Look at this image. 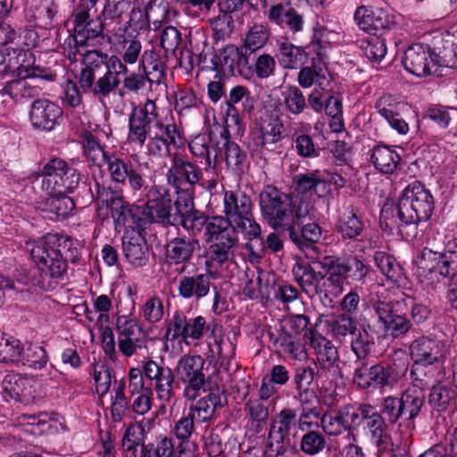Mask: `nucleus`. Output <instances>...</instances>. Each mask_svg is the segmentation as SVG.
Wrapping results in <instances>:
<instances>
[{"label": "nucleus", "instance_id": "obj_54", "mask_svg": "<svg viewBox=\"0 0 457 457\" xmlns=\"http://www.w3.org/2000/svg\"><path fill=\"white\" fill-rule=\"evenodd\" d=\"M400 160V155L389 145L379 144L371 150L370 162L383 174H392Z\"/></svg>", "mask_w": 457, "mask_h": 457}, {"label": "nucleus", "instance_id": "obj_49", "mask_svg": "<svg viewBox=\"0 0 457 457\" xmlns=\"http://www.w3.org/2000/svg\"><path fill=\"white\" fill-rule=\"evenodd\" d=\"M378 112L386 120L392 129L399 134L405 135L409 131L408 123L398 112L399 104L391 96H381L375 104Z\"/></svg>", "mask_w": 457, "mask_h": 457}, {"label": "nucleus", "instance_id": "obj_50", "mask_svg": "<svg viewBox=\"0 0 457 457\" xmlns=\"http://www.w3.org/2000/svg\"><path fill=\"white\" fill-rule=\"evenodd\" d=\"M220 142L210 137L198 136L193 139L188 148L191 154L198 158L205 160V165L208 169H214L219 162L218 149Z\"/></svg>", "mask_w": 457, "mask_h": 457}, {"label": "nucleus", "instance_id": "obj_5", "mask_svg": "<svg viewBox=\"0 0 457 457\" xmlns=\"http://www.w3.org/2000/svg\"><path fill=\"white\" fill-rule=\"evenodd\" d=\"M435 209V200L429 189L421 182L413 181L402 192L392 214H396L400 233L407 240L418 235V224L430 219Z\"/></svg>", "mask_w": 457, "mask_h": 457}, {"label": "nucleus", "instance_id": "obj_10", "mask_svg": "<svg viewBox=\"0 0 457 457\" xmlns=\"http://www.w3.org/2000/svg\"><path fill=\"white\" fill-rule=\"evenodd\" d=\"M202 179V169L187 154L175 152L170 155V166L166 172V180L178 197L190 201L195 194V187L200 184Z\"/></svg>", "mask_w": 457, "mask_h": 457}, {"label": "nucleus", "instance_id": "obj_56", "mask_svg": "<svg viewBox=\"0 0 457 457\" xmlns=\"http://www.w3.org/2000/svg\"><path fill=\"white\" fill-rule=\"evenodd\" d=\"M370 330L371 326L369 323H363L352 336L351 349L356 357L355 362H362L369 360L368 357L375 344Z\"/></svg>", "mask_w": 457, "mask_h": 457}, {"label": "nucleus", "instance_id": "obj_23", "mask_svg": "<svg viewBox=\"0 0 457 457\" xmlns=\"http://www.w3.org/2000/svg\"><path fill=\"white\" fill-rule=\"evenodd\" d=\"M388 424L378 413L376 407L372 410L366 420H363L361 430L376 447L378 457L386 453L392 445V436L388 430Z\"/></svg>", "mask_w": 457, "mask_h": 457}, {"label": "nucleus", "instance_id": "obj_51", "mask_svg": "<svg viewBox=\"0 0 457 457\" xmlns=\"http://www.w3.org/2000/svg\"><path fill=\"white\" fill-rule=\"evenodd\" d=\"M457 385H437L431 388L428 404L434 412L441 413L456 404Z\"/></svg>", "mask_w": 457, "mask_h": 457}, {"label": "nucleus", "instance_id": "obj_14", "mask_svg": "<svg viewBox=\"0 0 457 457\" xmlns=\"http://www.w3.org/2000/svg\"><path fill=\"white\" fill-rule=\"evenodd\" d=\"M297 409L284 407L276 415L269 432V447L277 456L293 453L290 434L298 428Z\"/></svg>", "mask_w": 457, "mask_h": 457}, {"label": "nucleus", "instance_id": "obj_37", "mask_svg": "<svg viewBox=\"0 0 457 457\" xmlns=\"http://www.w3.org/2000/svg\"><path fill=\"white\" fill-rule=\"evenodd\" d=\"M365 229L359 210L353 205H349L338 217L335 225V231L343 242L349 240L357 241Z\"/></svg>", "mask_w": 457, "mask_h": 457}, {"label": "nucleus", "instance_id": "obj_52", "mask_svg": "<svg viewBox=\"0 0 457 457\" xmlns=\"http://www.w3.org/2000/svg\"><path fill=\"white\" fill-rule=\"evenodd\" d=\"M224 402H226V398L219 391L210 392L192 405L188 412L196 420V423L207 422L213 416L216 408L222 407Z\"/></svg>", "mask_w": 457, "mask_h": 457}, {"label": "nucleus", "instance_id": "obj_59", "mask_svg": "<svg viewBox=\"0 0 457 457\" xmlns=\"http://www.w3.org/2000/svg\"><path fill=\"white\" fill-rule=\"evenodd\" d=\"M270 33L262 24H254L245 35L244 43L239 46L241 58L261 53L269 40Z\"/></svg>", "mask_w": 457, "mask_h": 457}, {"label": "nucleus", "instance_id": "obj_40", "mask_svg": "<svg viewBox=\"0 0 457 457\" xmlns=\"http://www.w3.org/2000/svg\"><path fill=\"white\" fill-rule=\"evenodd\" d=\"M16 71L19 75L24 76L29 80L33 79H44L48 81H54L56 79V73L49 68H45L36 64L35 55L29 49L14 50Z\"/></svg>", "mask_w": 457, "mask_h": 457}, {"label": "nucleus", "instance_id": "obj_20", "mask_svg": "<svg viewBox=\"0 0 457 457\" xmlns=\"http://www.w3.org/2000/svg\"><path fill=\"white\" fill-rule=\"evenodd\" d=\"M285 126L278 117H270L262 121L257 133L253 135V145L262 156L280 154L285 137Z\"/></svg>", "mask_w": 457, "mask_h": 457}, {"label": "nucleus", "instance_id": "obj_4", "mask_svg": "<svg viewBox=\"0 0 457 457\" xmlns=\"http://www.w3.org/2000/svg\"><path fill=\"white\" fill-rule=\"evenodd\" d=\"M261 214L267 224L275 230L284 231L293 219L314 217L315 208L303 198L292 202L289 195L272 185L264 186L259 194Z\"/></svg>", "mask_w": 457, "mask_h": 457}, {"label": "nucleus", "instance_id": "obj_36", "mask_svg": "<svg viewBox=\"0 0 457 457\" xmlns=\"http://www.w3.org/2000/svg\"><path fill=\"white\" fill-rule=\"evenodd\" d=\"M418 264L424 270L437 272L441 277L452 278L454 282L457 260H453L450 256L440 255L437 252L425 247L419 256Z\"/></svg>", "mask_w": 457, "mask_h": 457}, {"label": "nucleus", "instance_id": "obj_9", "mask_svg": "<svg viewBox=\"0 0 457 457\" xmlns=\"http://www.w3.org/2000/svg\"><path fill=\"white\" fill-rule=\"evenodd\" d=\"M83 138L85 155L98 167L104 162L107 166L111 180L117 185H124L126 179L133 175V172L142 163L137 160L122 157L121 154L104 151L99 141L91 133H86Z\"/></svg>", "mask_w": 457, "mask_h": 457}, {"label": "nucleus", "instance_id": "obj_29", "mask_svg": "<svg viewBox=\"0 0 457 457\" xmlns=\"http://www.w3.org/2000/svg\"><path fill=\"white\" fill-rule=\"evenodd\" d=\"M62 109L48 99L35 100L30 107L29 120L35 129L51 131L62 117Z\"/></svg>", "mask_w": 457, "mask_h": 457}, {"label": "nucleus", "instance_id": "obj_17", "mask_svg": "<svg viewBox=\"0 0 457 457\" xmlns=\"http://www.w3.org/2000/svg\"><path fill=\"white\" fill-rule=\"evenodd\" d=\"M206 328V320L203 316L187 318L182 311H176L172 317L166 322V341H177L181 339L187 345L191 341H196L203 337Z\"/></svg>", "mask_w": 457, "mask_h": 457}, {"label": "nucleus", "instance_id": "obj_42", "mask_svg": "<svg viewBox=\"0 0 457 457\" xmlns=\"http://www.w3.org/2000/svg\"><path fill=\"white\" fill-rule=\"evenodd\" d=\"M320 55L318 53L317 57H313L308 65L301 66L296 79L299 87L310 88L317 86L324 89L325 82H328V71Z\"/></svg>", "mask_w": 457, "mask_h": 457}, {"label": "nucleus", "instance_id": "obj_48", "mask_svg": "<svg viewBox=\"0 0 457 457\" xmlns=\"http://www.w3.org/2000/svg\"><path fill=\"white\" fill-rule=\"evenodd\" d=\"M104 57L106 58L105 65L107 68L105 69L104 74H103V76L98 79V82H100V85H103L104 87L107 86L109 97L120 84L119 76L128 74L129 69L128 64L124 62L122 56L119 57L114 54L109 55L108 54L104 53Z\"/></svg>", "mask_w": 457, "mask_h": 457}, {"label": "nucleus", "instance_id": "obj_58", "mask_svg": "<svg viewBox=\"0 0 457 457\" xmlns=\"http://www.w3.org/2000/svg\"><path fill=\"white\" fill-rule=\"evenodd\" d=\"M279 62L286 69H297L303 65L308 54L302 46H297L287 40L278 41Z\"/></svg>", "mask_w": 457, "mask_h": 457}, {"label": "nucleus", "instance_id": "obj_31", "mask_svg": "<svg viewBox=\"0 0 457 457\" xmlns=\"http://www.w3.org/2000/svg\"><path fill=\"white\" fill-rule=\"evenodd\" d=\"M212 273L187 274L179 278L178 282L179 295L185 300L200 301L207 296L212 288Z\"/></svg>", "mask_w": 457, "mask_h": 457}, {"label": "nucleus", "instance_id": "obj_60", "mask_svg": "<svg viewBox=\"0 0 457 457\" xmlns=\"http://www.w3.org/2000/svg\"><path fill=\"white\" fill-rule=\"evenodd\" d=\"M89 12L78 8L74 15V34L70 35L63 44L66 51H68L69 48L68 57L70 59H71L72 56L75 59L77 53H79V48L86 46V38L81 35L80 31L84 25L92 21L89 20Z\"/></svg>", "mask_w": 457, "mask_h": 457}, {"label": "nucleus", "instance_id": "obj_21", "mask_svg": "<svg viewBox=\"0 0 457 457\" xmlns=\"http://www.w3.org/2000/svg\"><path fill=\"white\" fill-rule=\"evenodd\" d=\"M180 208L173 219V227H182L189 235L188 237L195 238L203 230L208 231V227L212 223V216L198 211L194 205V196L190 201L181 199Z\"/></svg>", "mask_w": 457, "mask_h": 457}, {"label": "nucleus", "instance_id": "obj_33", "mask_svg": "<svg viewBox=\"0 0 457 457\" xmlns=\"http://www.w3.org/2000/svg\"><path fill=\"white\" fill-rule=\"evenodd\" d=\"M311 347L315 351L320 368L336 376L340 372V360L337 348L321 335H312Z\"/></svg>", "mask_w": 457, "mask_h": 457}, {"label": "nucleus", "instance_id": "obj_26", "mask_svg": "<svg viewBox=\"0 0 457 457\" xmlns=\"http://www.w3.org/2000/svg\"><path fill=\"white\" fill-rule=\"evenodd\" d=\"M307 218L293 219L284 231L288 234L290 240L302 251L314 249L322 237V228L316 222L304 223Z\"/></svg>", "mask_w": 457, "mask_h": 457}, {"label": "nucleus", "instance_id": "obj_2", "mask_svg": "<svg viewBox=\"0 0 457 457\" xmlns=\"http://www.w3.org/2000/svg\"><path fill=\"white\" fill-rule=\"evenodd\" d=\"M150 167L147 162H142L139 167L126 179L122 187H128L134 195L144 193L147 201L142 207L144 210L145 228L147 224L158 223L163 227L173 226V219L178 214L182 202L179 197L174 202L172 212L171 199L166 188L150 184Z\"/></svg>", "mask_w": 457, "mask_h": 457}, {"label": "nucleus", "instance_id": "obj_11", "mask_svg": "<svg viewBox=\"0 0 457 457\" xmlns=\"http://www.w3.org/2000/svg\"><path fill=\"white\" fill-rule=\"evenodd\" d=\"M195 424H197L196 420L189 412L184 414L173 427L175 436L180 440L176 449L171 438L159 436L155 443H149L147 446L144 447L145 454L146 452H153L155 456L159 454V451L161 454H166L167 457H196L197 445L189 440Z\"/></svg>", "mask_w": 457, "mask_h": 457}, {"label": "nucleus", "instance_id": "obj_47", "mask_svg": "<svg viewBox=\"0 0 457 457\" xmlns=\"http://www.w3.org/2000/svg\"><path fill=\"white\" fill-rule=\"evenodd\" d=\"M139 67L148 79L150 87L160 85L165 79V65L159 54L154 49H145L140 58Z\"/></svg>", "mask_w": 457, "mask_h": 457}, {"label": "nucleus", "instance_id": "obj_8", "mask_svg": "<svg viewBox=\"0 0 457 457\" xmlns=\"http://www.w3.org/2000/svg\"><path fill=\"white\" fill-rule=\"evenodd\" d=\"M251 197L242 191H225L223 196V220L236 225L247 240L261 237L262 228L255 220Z\"/></svg>", "mask_w": 457, "mask_h": 457}, {"label": "nucleus", "instance_id": "obj_22", "mask_svg": "<svg viewBox=\"0 0 457 457\" xmlns=\"http://www.w3.org/2000/svg\"><path fill=\"white\" fill-rule=\"evenodd\" d=\"M24 12L30 26L50 29L57 21L60 7L57 0H27Z\"/></svg>", "mask_w": 457, "mask_h": 457}, {"label": "nucleus", "instance_id": "obj_44", "mask_svg": "<svg viewBox=\"0 0 457 457\" xmlns=\"http://www.w3.org/2000/svg\"><path fill=\"white\" fill-rule=\"evenodd\" d=\"M57 192L54 195L48 194L49 195L40 204L42 211L49 213V219L55 220L69 218L75 210L73 199L61 191Z\"/></svg>", "mask_w": 457, "mask_h": 457}, {"label": "nucleus", "instance_id": "obj_57", "mask_svg": "<svg viewBox=\"0 0 457 457\" xmlns=\"http://www.w3.org/2000/svg\"><path fill=\"white\" fill-rule=\"evenodd\" d=\"M82 189L89 193L90 201L96 200L110 212L116 206V203L123 198L120 191L113 190L110 186L102 185L97 180H94L93 186L82 183Z\"/></svg>", "mask_w": 457, "mask_h": 457}, {"label": "nucleus", "instance_id": "obj_15", "mask_svg": "<svg viewBox=\"0 0 457 457\" xmlns=\"http://www.w3.org/2000/svg\"><path fill=\"white\" fill-rule=\"evenodd\" d=\"M204 364L205 361L200 355H184L177 362L175 372L179 380L185 386L183 395L187 400H195L204 390Z\"/></svg>", "mask_w": 457, "mask_h": 457}, {"label": "nucleus", "instance_id": "obj_34", "mask_svg": "<svg viewBox=\"0 0 457 457\" xmlns=\"http://www.w3.org/2000/svg\"><path fill=\"white\" fill-rule=\"evenodd\" d=\"M276 65L274 57L269 54L248 55L240 60V76L246 79L254 75L260 79H268L274 75Z\"/></svg>", "mask_w": 457, "mask_h": 457}, {"label": "nucleus", "instance_id": "obj_28", "mask_svg": "<svg viewBox=\"0 0 457 457\" xmlns=\"http://www.w3.org/2000/svg\"><path fill=\"white\" fill-rule=\"evenodd\" d=\"M197 238L188 237L178 233L177 237L170 238L166 245L167 262L174 265H181L179 273H184L187 268V263L190 262L194 252L198 246Z\"/></svg>", "mask_w": 457, "mask_h": 457}, {"label": "nucleus", "instance_id": "obj_45", "mask_svg": "<svg viewBox=\"0 0 457 457\" xmlns=\"http://www.w3.org/2000/svg\"><path fill=\"white\" fill-rule=\"evenodd\" d=\"M320 427L323 432L329 436H338L347 432L346 438L348 440L353 442L357 440L356 435L350 429L342 407L323 413L320 417Z\"/></svg>", "mask_w": 457, "mask_h": 457}, {"label": "nucleus", "instance_id": "obj_55", "mask_svg": "<svg viewBox=\"0 0 457 457\" xmlns=\"http://www.w3.org/2000/svg\"><path fill=\"white\" fill-rule=\"evenodd\" d=\"M241 50L233 45H228L219 50L212 59L213 69L224 75L232 74L235 67L240 73Z\"/></svg>", "mask_w": 457, "mask_h": 457}, {"label": "nucleus", "instance_id": "obj_64", "mask_svg": "<svg viewBox=\"0 0 457 457\" xmlns=\"http://www.w3.org/2000/svg\"><path fill=\"white\" fill-rule=\"evenodd\" d=\"M331 337L337 340H344L353 336L357 330L356 320L348 313H342L326 322Z\"/></svg>", "mask_w": 457, "mask_h": 457}, {"label": "nucleus", "instance_id": "obj_35", "mask_svg": "<svg viewBox=\"0 0 457 457\" xmlns=\"http://www.w3.org/2000/svg\"><path fill=\"white\" fill-rule=\"evenodd\" d=\"M125 258L134 267H144L149 260V248L143 232L127 230L122 237Z\"/></svg>", "mask_w": 457, "mask_h": 457}, {"label": "nucleus", "instance_id": "obj_62", "mask_svg": "<svg viewBox=\"0 0 457 457\" xmlns=\"http://www.w3.org/2000/svg\"><path fill=\"white\" fill-rule=\"evenodd\" d=\"M281 105L293 115H299L307 109V102L302 89L295 85H286L281 91Z\"/></svg>", "mask_w": 457, "mask_h": 457}, {"label": "nucleus", "instance_id": "obj_24", "mask_svg": "<svg viewBox=\"0 0 457 457\" xmlns=\"http://www.w3.org/2000/svg\"><path fill=\"white\" fill-rule=\"evenodd\" d=\"M35 380L21 374H7L2 382V395L4 401H14L29 404L34 399Z\"/></svg>", "mask_w": 457, "mask_h": 457}, {"label": "nucleus", "instance_id": "obj_38", "mask_svg": "<svg viewBox=\"0 0 457 457\" xmlns=\"http://www.w3.org/2000/svg\"><path fill=\"white\" fill-rule=\"evenodd\" d=\"M268 20L282 29H287L295 34L303 29L304 21L301 13L298 12L290 3H278L272 5L267 14Z\"/></svg>", "mask_w": 457, "mask_h": 457}, {"label": "nucleus", "instance_id": "obj_13", "mask_svg": "<svg viewBox=\"0 0 457 457\" xmlns=\"http://www.w3.org/2000/svg\"><path fill=\"white\" fill-rule=\"evenodd\" d=\"M79 54L82 56L83 65L78 77L79 87L85 94L89 93L98 101L104 102L108 98L107 86L104 87L98 82L107 68L104 52L87 50Z\"/></svg>", "mask_w": 457, "mask_h": 457}, {"label": "nucleus", "instance_id": "obj_61", "mask_svg": "<svg viewBox=\"0 0 457 457\" xmlns=\"http://www.w3.org/2000/svg\"><path fill=\"white\" fill-rule=\"evenodd\" d=\"M122 17L120 15L107 17L105 9H103L99 21H91L81 28L80 33L86 38V46L89 39L97 37L104 29L115 36L116 25L121 23Z\"/></svg>", "mask_w": 457, "mask_h": 457}, {"label": "nucleus", "instance_id": "obj_46", "mask_svg": "<svg viewBox=\"0 0 457 457\" xmlns=\"http://www.w3.org/2000/svg\"><path fill=\"white\" fill-rule=\"evenodd\" d=\"M399 397L403 409V421L408 424H413L425 407V393L422 389L412 386L405 389Z\"/></svg>", "mask_w": 457, "mask_h": 457}, {"label": "nucleus", "instance_id": "obj_39", "mask_svg": "<svg viewBox=\"0 0 457 457\" xmlns=\"http://www.w3.org/2000/svg\"><path fill=\"white\" fill-rule=\"evenodd\" d=\"M228 131L223 129L220 133V145L218 149L219 160L222 159V152L227 168L234 173H243L248 167L247 154L237 143L229 140Z\"/></svg>", "mask_w": 457, "mask_h": 457}, {"label": "nucleus", "instance_id": "obj_1", "mask_svg": "<svg viewBox=\"0 0 457 457\" xmlns=\"http://www.w3.org/2000/svg\"><path fill=\"white\" fill-rule=\"evenodd\" d=\"M128 127V142L140 147L145 145V154L151 159L171 155L170 145L178 147L182 143L177 124L162 119L156 103L151 99L132 110Z\"/></svg>", "mask_w": 457, "mask_h": 457}, {"label": "nucleus", "instance_id": "obj_30", "mask_svg": "<svg viewBox=\"0 0 457 457\" xmlns=\"http://www.w3.org/2000/svg\"><path fill=\"white\" fill-rule=\"evenodd\" d=\"M115 224V229L131 228V231L144 232V210L141 206L131 204L124 197L116 203V206L110 212Z\"/></svg>", "mask_w": 457, "mask_h": 457}, {"label": "nucleus", "instance_id": "obj_25", "mask_svg": "<svg viewBox=\"0 0 457 457\" xmlns=\"http://www.w3.org/2000/svg\"><path fill=\"white\" fill-rule=\"evenodd\" d=\"M404 69L417 77L429 75L436 65L433 52L428 45L414 44L409 46L402 60Z\"/></svg>", "mask_w": 457, "mask_h": 457}, {"label": "nucleus", "instance_id": "obj_27", "mask_svg": "<svg viewBox=\"0 0 457 457\" xmlns=\"http://www.w3.org/2000/svg\"><path fill=\"white\" fill-rule=\"evenodd\" d=\"M225 99L227 121L236 125L239 124L241 115L250 114L254 109V97L245 86L233 87Z\"/></svg>", "mask_w": 457, "mask_h": 457}, {"label": "nucleus", "instance_id": "obj_7", "mask_svg": "<svg viewBox=\"0 0 457 457\" xmlns=\"http://www.w3.org/2000/svg\"><path fill=\"white\" fill-rule=\"evenodd\" d=\"M407 361L399 360L392 363H371L370 360L355 362L353 380L361 389L394 387L406 374Z\"/></svg>", "mask_w": 457, "mask_h": 457}, {"label": "nucleus", "instance_id": "obj_3", "mask_svg": "<svg viewBox=\"0 0 457 457\" xmlns=\"http://www.w3.org/2000/svg\"><path fill=\"white\" fill-rule=\"evenodd\" d=\"M370 305L385 335L393 338L407 334L412 327L411 320L420 324L430 315V310L427 305L416 302L410 296L395 300L371 299Z\"/></svg>", "mask_w": 457, "mask_h": 457}, {"label": "nucleus", "instance_id": "obj_63", "mask_svg": "<svg viewBox=\"0 0 457 457\" xmlns=\"http://www.w3.org/2000/svg\"><path fill=\"white\" fill-rule=\"evenodd\" d=\"M2 91L14 101L32 98L39 94L38 87L32 85L25 76L7 81Z\"/></svg>", "mask_w": 457, "mask_h": 457}, {"label": "nucleus", "instance_id": "obj_19", "mask_svg": "<svg viewBox=\"0 0 457 457\" xmlns=\"http://www.w3.org/2000/svg\"><path fill=\"white\" fill-rule=\"evenodd\" d=\"M448 353L447 345L443 340L429 337H420L410 345V354L413 361L411 374L420 367L441 365Z\"/></svg>", "mask_w": 457, "mask_h": 457}, {"label": "nucleus", "instance_id": "obj_18", "mask_svg": "<svg viewBox=\"0 0 457 457\" xmlns=\"http://www.w3.org/2000/svg\"><path fill=\"white\" fill-rule=\"evenodd\" d=\"M358 27L370 35L386 36L398 28L396 17L379 7L359 6L354 12Z\"/></svg>", "mask_w": 457, "mask_h": 457}, {"label": "nucleus", "instance_id": "obj_12", "mask_svg": "<svg viewBox=\"0 0 457 457\" xmlns=\"http://www.w3.org/2000/svg\"><path fill=\"white\" fill-rule=\"evenodd\" d=\"M58 241L57 234H47L38 241L27 243V248L38 270L53 278H61L67 270V264L57 246Z\"/></svg>", "mask_w": 457, "mask_h": 457}, {"label": "nucleus", "instance_id": "obj_32", "mask_svg": "<svg viewBox=\"0 0 457 457\" xmlns=\"http://www.w3.org/2000/svg\"><path fill=\"white\" fill-rule=\"evenodd\" d=\"M315 265L313 261H297L292 268L295 280L309 297H319V294L322 293L321 281L324 275L315 270Z\"/></svg>", "mask_w": 457, "mask_h": 457}, {"label": "nucleus", "instance_id": "obj_6", "mask_svg": "<svg viewBox=\"0 0 457 457\" xmlns=\"http://www.w3.org/2000/svg\"><path fill=\"white\" fill-rule=\"evenodd\" d=\"M239 232L238 228L223 220V216H212V223L204 234L205 242L210 244L204 262L209 271H218L233 259Z\"/></svg>", "mask_w": 457, "mask_h": 457}, {"label": "nucleus", "instance_id": "obj_41", "mask_svg": "<svg viewBox=\"0 0 457 457\" xmlns=\"http://www.w3.org/2000/svg\"><path fill=\"white\" fill-rule=\"evenodd\" d=\"M294 190L300 198L304 195H316L318 198L328 193V182L323 179L318 170L296 174L293 179Z\"/></svg>", "mask_w": 457, "mask_h": 457}, {"label": "nucleus", "instance_id": "obj_53", "mask_svg": "<svg viewBox=\"0 0 457 457\" xmlns=\"http://www.w3.org/2000/svg\"><path fill=\"white\" fill-rule=\"evenodd\" d=\"M269 337L278 351L288 354L295 360L301 361L307 355L303 345L287 331L284 327H281L277 335L273 332H269Z\"/></svg>", "mask_w": 457, "mask_h": 457}, {"label": "nucleus", "instance_id": "obj_16", "mask_svg": "<svg viewBox=\"0 0 457 457\" xmlns=\"http://www.w3.org/2000/svg\"><path fill=\"white\" fill-rule=\"evenodd\" d=\"M145 377L153 382V386L161 407H172L177 402L175 393V375L169 367L161 365L152 359L143 361Z\"/></svg>", "mask_w": 457, "mask_h": 457}, {"label": "nucleus", "instance_id": "obj_43", "mask_svg": "<svg viewBox=\"0 0 457 457\" xmlns=\"http://www.w3.org/2000/svg\"><path fill=\"white\" fill-rule=\"evenodd\" d=\"M68 163L61 158H52L43 165L36 178L42 177L41 187L47 194L57 192L59 183L65 175Z\"/></svg>", "mask_w": 457, "mask_h": 457}]
</instances>
